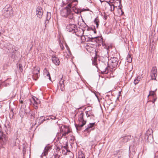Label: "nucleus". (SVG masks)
I'll list each match as a JSON object with an SVG mask.
<instances>
[{"mask_svg":"<svg viewBox=\"0 0 158 158\" xmlns=\"http://www.w3.org/2000/svg\"><path fill=\"white\" fill-rule=\"evenodd\" d=\"M68 6L61 9L60 11L61 15L63 17L67 18L70 20H74L73 13Z\"/></svg>","mask_w":158,"mask_h":158,"instance_id":"f257e3e1","label":"nucleus"},{"mask_svg":"<svg viewBox=\"0 0 158 158\" xmlns=\"http://www.w3.org/2000/svg\"><path fill=\"white\" fill-rule=\"evenodd\" d=\"M84 113L81 112L78 116L79 123L77 125L75 124L77 130H79V129H80L86 124V121L84 118Z\"/></svg>","mask_w":158,"mask_h":158,"instance_id":"f03ea898","label":"nucleus"},{"mask_svg":"<svg viewBox=\"0 0 158 158\" xmlns=\"http://www.w3.org/2000/svg\"><path fill=\"white\" fill-rule=\"evenodd\" d=\"M2 11L3 15L6 18L11 16L13 13L12 8L9 4L6 5Z\"/></svg>","mask_w":158,"mask_h":158,"instance_id":"7ed1b4c3","label":"nucleus"},{"mask_svg":"<svg viewBox=\"0 0 158 158\" xmlns=\"http://www.w3.org/2000/svg\"><path fill=\"white\" fill-rule=\"evenodd\" d=\"M60 131V137H58V138L61 139L63 137L67 138V135L70 132L69 127L66 126H62Z\"/></svg>","mask_w":158,"mask_h":158,"instance_id":"20e7f679","label":"nucleus"},{"mask_svg":"<svg viewBox=\"0 0 158 158\" xmlns=\"http://www.w3.org/2000/svg\"><path fill=\"white\" fill-rule=\"evenodd\" d=\"M6 46H5V47L6 48L8 49V50L10 51L11 49V48H12V49L13 50V51L12 52L11 55V57L14 59H15L16 56L15 52L17 51L16 50V49L13 50V48L14 46L10 44L7 43L6 44Z\"/></svg>","mask_w":158,"mask_h":158,"instance_id":"39448f33","label":"nucleus"},{"mask_svg":"<svg viewBox=\"0 0 158 158\" xmlns=\"http://www.w3.org/2000/svg\"><path fill=\"white\" fill-rule=\"evenodd\" d=\"M66 29L68 31L73 33H76L77 31L76 26L74 24H70L67 25L66 26Z\"/></svg>","mask_w":158,"mask_h":158,"instance_id":"423d86ee","label":"nucleus"},{"mask_svg":"<svg viewBox=\"0 0 158 158\" xmlns=\"http://www.w3.org/2000/svg\"><path fill=\"white\" fill-rule=\"evenodd\" d=\"M100 69L101 73L102 74H107L109 72V67L106 64L102 63L100 66Z\"/></svg>","mask_w":158,"mask_h":158,"instance_id":"0eeeda50","label":"nucleus"},{"mask_svg":"<svg viewBox=\"0 0 158 158\" xmlns=\"http://www.w3.org/2000/svg\"><path fill=\"white\" fill-rule=\"evenodd\" d=\"M150 76L152 79L156 80L157 76V70L156 67L153 66L152 69Z\"/></svg>","mask_w":158,"mask_h":158,"instance_id":"6e6552de","label":"nucleus"},{"mask_svg":"<svg viewBox=\"0 0 158 158\" xmlns=\"http://www.w3.org/2000/svg\"><path fill=\"white\" fill-rule=\"evenodd\" d=\"M40 68H34L33 71V75L32 77L35 80H36L39 78L40 76Z\"/></svg>","mask_w":158,"mask_h":158,"instance_id":"1a4fd4ad","label":"nucleus"},{"mask_svg":"<svg viewBox=\"0 0 158 158\" xmlns=\"http://www.w3.org/2000/svg\"><path fill=\"white\" fill-rule=\"evenodd\" d=\"M43 13L42 7L40 6H37L36 11V14L37 17L40 19L41 18L43 15Z\"/></svg>","mask_w":158,"mask_h":158,"instance_id":"9d476101","label":"nucleus"},{"mask_svg":"<svg viewBox=\"0 0 158 158\" xmlns=\"http://www.w3.org/2000/svg\"><path fill=\"white\" fill-rule=\"evenodd\" d=\"M109 61L111 63L110 64V66L112 68H115L118 64V59L116 57H111Z\"/></svg>","mask_w":158,"mask_h":158,"instance_id":"9b49d317","label":"nucleus"},{"mask_svg":"<svg viewBox=\"0 0 158 158\" xmlns=\"http://www.w3.org/2000/svg\"><path fill=\"white\" fill-rule=\"evenodd\" d=\"M95 123H90L89 124L86 126V129L84 130L85 132H86L88 134H89L91 131L93 130L94 128L93 127L95 125Z\"/></svg>","mask_w":158,"mask_h":158,"instance_id":"f8f14e48","label":"nucleus"},{"mask_svg":"<svg viewBox=\"0 0 158 158\" xmlns=\"http://www.w3.org/2000/svg\"><path fill=\"white\" fill-rule=\"evenodd\" d=\"M46 120V119H45V117L44 116H42L38 117L36 120V124H37L38 125H39Z\"/></svg>","mask_w":158,"mask_h":158,"instance_id":"ddd939ff","label":"nucleus"},{"mask_svg":"<svg viewBox=\"0 0 158 158\" xmlns=\"http://www.w3.org/2000/svg\"><path fill=\"white\" fill-rule=\"evenodd\" d=\"M52 62L56 65H58L60 64V61L58 58L54 55H53L52 58Z\"/></svg>","mask_w":158,"mask_h":158,"instance_id":"4468645a","label":"nucleus"},{"mask_svg":"<svg viewBox=\"0 0 158 158\" xmlns=\"http://www.w3.org/2000/svg\"><path fill=\"white\" fill-rule=\"evenodd\" d=\"M131 139V135H128L122 137L121 138V141L122 143H125L127 142L129 140H130Z\"/></svg>","mask_w":158,"mask_h":158,"instance_id":"2eb2a0df","label":"nucleus"},{"mask_svg":"<svg viewBox=\"0 0 158 158\" xmlns=\"http://www.w3.org/2000/svg\"><path fill=\"white\" fill-rule=\"evenodd\" d=\"M51 147L50 146H46L44 148V152L42 153L41 157H43V156H46L48 154L49 150L50 149Z\"/></svg>","mask_w":158,"mask_h":158,"instance_id":"dca6fc26","label":"nucleus"},{"mask_svg":"<svg viewBox=\"0 0 158 158\" xmlns=\"http://www.w3.org/2000/svg\"><path fill=\"white\" fill-rule=\"evenodd\" d=\"M145 139L149 143H152L153 142V135H145Z\"/></svg>","mask_w":158,"mask_h":158,"instance_id":"f3484780","label":"nucleus"},{"mask_svg":"<svg viewBox=\"0 0 158 158\" xmlns=\"http://www.w3.org/2000/svg\"><path fill=\"white\" fill-rule=\"evenodd\" d=\"M78 3V1L77 0H73L71 3L69 4L68 6L70 8H72L73 6H76Z\"/></svg>","mask_w":158,"mask_h":158,"instance_id":"a211bd4d","label":"nucleus"},{"mask_svg":"<svg viewBox=\"0 0 158 158\" xmlns=\"http://www.w3.org/2000/svg\"><path fill=\"white\" fill-rule=\"evenodd\" d=\"M72 10L76 13L77 14H79L81 13L83 10H81V9L79 8H77L76 7L73 6V7H72Z\"/></svg>","mask_w":158,"mask_h":158,"instance_id":"6ab92c4d","label":"nucleus"},{"mask_svg":"<svg viewBox=\"0 0 158 158\" xmlns=\"http://www.w3.org/2000/svg\"><path fill=\"white\" fill-rule=\"evenodd\" d=\"M44 75L48 77L49 79L50 80H51L50 74L46 68H45L44 70Z\"/></svg>","mask_w":158,"mask_h":158,"instance_id":"aec40b11","label":"nucleus"},{"mask_svg":"<svg viewBox=\"0 0 158 158\" xmlns=\"http://www.w3.org/2000/svg\"><path fill=\"white\" fill-rule=\"evenodd\" d=\"M33 100L34 101L33 104L38 105L40 103V101L35 97L32 98Z\"/></svg>","mask_w":158,"mask_h":158,"instance_id":"412c9836","label":"nucleus"},{"mask_svg":"<svg viewBox=\"0 0 158 158\" xmlns=\"http://www.w3.org/2000/svg\"><path fill=\"white\" fill-rule=\"evenodd\" d=\"M88 41H91L95 43H97V37H89V40H87Z\"/></svg>","mask_w":158,"mask_h":158,"instance_id":"4be33fe9","label":"nucleus"},{"mask_svg":"<svg viewBox=\"0 0 158 158\" xmlns=\"http://www.w3.org/2000/svg\"><path fill=\"white\" fill-rule=\"evenodd\" d=\"M152 37L153 36V38L152 40V43H155L158 40V35L154 34L153 35H152Z\"/></svg>","mask_w":158,"mask_h":158,"instance_id":"5701e85b","label":"nucleus"},{"mask_svg":"<svg viewBox=\"0 0 158 158\" xmlns=\"http://www.w3.org/2000/svg\"><path fill=\"white\" fill-rule=\"evenodd\" d=\"M153 131L152 129H148L146 132L145 135H147L148 136L150 135H153Z\"/></svg>","mask_w":158,"mask_h":158,"instance_id":"b1692460","label":"nucleus"},{"mask_svg":"<svg viewBox=\"0 0 158 158\" xmlns=\"http://www.w3.org/2000/svg\"><path fill=\"white\" fill-rule=\"evenodd\" d=\"M127 62L129 63H131L132 61V58L131 57V55L129 54L127 56Z\"/></svg>","mask_w":158,"mask_h":158,"instance_id":"393cba45","label":"nucleus"},{"mask_svg":"<svg viewBox=\"0 0 158 158\" xmlns=\"http://www.w3.org/2000/svg\"><path fill=\"white\" fill-rule=\"evenodd\" d=\"M51 14L50 13L47 12L46 16V18L47 20H49L51 19Z\"/></svg>","mask_w":158,"mask_h":158,"instance_id":"a878e982","label":"nucleus"},{"mask_svg":"<svg viewBox=\"0 0 158 158\" xmlns=\"http://www.w3.org/2000/svg\"><path fill=\"white\" fill-rule=\"evenodd\" d=\"M58 87L59 88H60L61 91H63L64 90V85H58Z\"/></svg>","mask_w":158,"mask_h":158,"instance_id":"bb28decb","label":"nucleus"},{"mask_svg":"<svg viewBox=\"0 0 158 158\" xmlns=\"http://www.w3.org/2000/svg\"><path fill=\"white\" fill-rule=\"evenodd\" d=\"M99 22V20L97 18H96L94 20V22L95 23V24L96 25V27L97 28L99 24L98 23Z\"/></svg>","mask_w":158,"mask_h":158,"instance_id":"cd10ccee","label":"nucleus"},{"mask_svg":"<svg viewBox=\"0 0 158 158\" xmlns=\"http://www.w3.org/2000/svg\"><path fill=\"white\" fill-rule=\"evenodd\" d=\"M78 158H85L84 155L82 152L79 153Z\"/></svg>","mask_w":158,"mask_h":158,"instance_id":"c85d7f7f","label":"nucleus"},{"mask_svg":"<svg viewBox=\"0 0 158 158\" xmlns=\"http://www.w3.org/2000/svg\"><path fill=\"white\" fill-rule=\"evenodd\" d=\"M155 95V93L154 91H151L149 92V94L148 95V96H152L153 97H154V96Z\"/></svg>","mask_w":158,"mask_h":158,"instance_id":"c756f323","label":"nucleus"},{"mask_svg":"<svg viewBox=\"0 0 158 158\" xmlns=\"http://www.w3.org/2000/svg\"><path fill=\"white\" fill-rule=\"evenodd\" d=\"M56 118V117L54 116L53 115H51L48 118H47L46 119H51L52 120H55Z\"/></svg>","mask_w":158,"mask_h":158,"instance_id":"7c9ffc66","label":"nucleus"},{"mask_svg":"<svg viewBox=\"0 0 158 158\" xmlns=\"http://www.w3.org/2000/svg\"><path fill=\"white\" fill-rule=\"evenodd\" d=\"M86 114L87 117H88L90 115H93L91 114V111H89L86 112Z\"/></svg>","mask_w":158,"mask_h":158,"instance_id":"2f4dec72","label":"nucleus"},{"mask_svg":"<svg viewBox=\"0 0 158 158\" xmlns=\"http://www.w3.org/2000/svg\"><path fill=\"white\" fill-rule=\"evenodd\" d=\"M110 6V10L111 11H112L114 10L115 7L114 5L112 4V5H111Z\"/></svg>","mask_w":158,"mask_h":158,"instance_id":"473e14b6","label":"nucleus"},{"mask_svg":"<svg viewBox=\"0 0 158 158\" xmlns=\"http://www.w3.org/2000/svg\"><path fill=\"white\" fill-rule=\"evenodd\" d=\"M58 85H64V81L63 79L62 78H61L60 79Z\"/></svg>","mask_w":158,"mask_h":158,"instance_id":"72a5a7b5","label":"nucleus"},{"mask_svg":"<svg viewBox=\"0 0 158 158\" xmlns=\"http://www.w3.org/2000/svg\"><path fill=\"white\" fill-rule=\"evenodd\" d=\"M59 45L61 49L62 50H63L64 48V47L63 46V44L62 43H61V42L60 41L59 42Z\"/></svg>","mask_w":158,"mask_h":158,"instance_id":"f704fd0d","label":"nucleus"},{"mask_svg":"<svg viewBox=\"0 0 158 158\" xmlns=\"http://www.w3.org/2000/svg\"><path fill=\"white\" fill-rule=\"evenodd\" d=\"M19 66L20 71H21L22 72L23 71V69L22 68V65L21 64H19Z\"/></svg>","mask_w":158,"mask_h":158,"instance_id":"c9c22d12","label":"nucleus"},{"mask_svg":"<svg viewBox=\"0 0 158 158\" xmlns=\"http://www.w3.org/2000/svg\"><path fill=\"white\" fill-rule=\"evenodd\" d=\"M139 81H138V80H137L136 79H135L134 80V83L135 85H136L137 84L139 83Z\"/></svg>","mask_w":158,"mask_h":158,"instance_id":"e433bc0d","label":"nucleus"},{"mask_svg":"<svg viewBox=\"0 0 158 158\" xmlns=\"http://www.w3.org/2000/svg\"><path fill=\"white\" fill-rule=\"evenodd\" d=\"M117 1H118V2L119 3V5L118 6L119 8L121 9V7H120V6L121 5V0H117Z\"/></svg>","mask_w":158,"mask_h":158,"instance_id":"4c0bfd02","label":"nucleus"},{"mask_svg":"<svg viewBox=\"0 0 158 158\" xmlns=\"http://www.w3.org/2000/svg\"><path fill=\"white\" fill-rule=\"evenodd\" d=\"M81 40H85V36H82L81 37Z\"/></svg>","mask_w":158,"mask_h":158,"instance_id":"58836bf2","label":"nucleus"},{"mask_svg":"<svg viewBox=\"0 0 158 158\" xmlns=\"http://www.w3.org/2000/svg\"><path fill=\"white\" fill-rule=\"evenodd\" d=\"M141 77H138L136 79L138 80V81H139L140 80Z\"/></svg>","mask_w":158,"mask_h":158,"instance_id":"ea45409f","label":"nucleus"},{"mask_svg":"<svg viewBox=\"0 0 158 158\" xmlns=\"http://www.w3.org/2000/svg\"><path fill=\"white\" fill-rule=\"evenodd\" d=\"M3 141V138L0 137V144H1L2 143V142Z\"/></svg>","mask_w":158,"mask_h":158,"instance_id":"a19ab883","label":"nucleus"},{"mask_svg":"<svg viewBox=\"0 0 158 158\" xmlns=\"http://www.w3.org/2000/svg\"><path fill=\"white\" fill-rule=\"evenodd\" d=\"M156 98H154L153 101H152V104H154V102L156 101Z\"/></svg>","mask_w":158,"mask_h":158,"instance_id":"79ce46f5","label":"nucleus"},{"mask_svg":"<svg viewBox=\"0 0 158 158\" xmlns=\"http://www.w3.org/2000/svg\"><path fill=\"white\" fill-rule=\"evenodd\" d=\"M34 105V108L35 109H37L38 108V106H37L38 105H35V104H33Z\"/></svg>","mask_w":158,"mask_h":158,"instance_id":"37998d69","label":"nucleus"},{"mask_svg":"<svg viewBox=\"0 0 158 158\" xmlns=\"http://www.w3.org/2000/svg\"><path fill=\"white\" fill-rule=\"evenodd\" d=\"M93 64L94 65L96 66L97 63L95 60H94L93 62Z\"/></svg>","mask_w":158,"mask_h":158,"instance_id":"c03bdc74","label":"nucleus"},{"mask_svg":"<svg viewBox=\"0 0 158 158\" xmlns=\"http://www.w3.org/2000/svg\"><path fill=\"white\" fill-rule=\"evenodd\" d=\"M48 23H49V20H46L45 22V26Z\"/></svg>","mask_w":158,"mask_h":158,"instance_id":"a18cd8bd","label":"nucleus"},{"mask_svg":"<svg viewBox=\"0 0 158 158\" xmlns=\"http://www.w3.org/2000/svg\"><path fill=\"white\" fill-rule=\"evenodd\" d=\"M4 130H5V132H7V131H6L7 128H6V127L5 125Z\"/></svg>","mask_w":158,"mask_h":158,"instance_id":"49530a36","label":"nucleus"},{"mask_svg":"<svg viewBox=\"0 0 158 158\" xmlns=\"http://www.w3.org/2000/svg\"><path fill=\"white\" fill-rule=\"evenodd\" d=\"M156 158H158V151L157 152L156 154Z\"/></svg>","mask_w":158,"mask_h":158,"instance_id":"de8ad7c7","label":"nucleus"},{"mask_svg":"<svg viewBox=\"0 0 158 158\" xmlns=\"http://www.w3.org/2000/svg\"><path fill=\"white\" fill-rule=\"evenodd\" d=\"M19 101L20 103H21V104H22L23 103V101L22 100H20Z\"/></svg>","mask_w":158,"mask_h":158,"instance_id":"09e8293b","label":"nucleus"},{"mask_svg":"<svg viewBox=\"0 0 158 158\" xmlns=\"http://www.w3.org/2000/svg\"><path fill=\"white\" fill-rule=\"evenodd\" d=\"M110 1H109V2H107V3L109 4V5L110 6V5H111L110 4Z\"/></svg>","mask_w":158,"mask_h":158,"instance_id":"8fccbe9b","label":"nucleus"},{"mask_svg":"<svg viewBox=\"0 0 158 158\" xmlns=\"http://www.w3.org/2000/svg\"><path fill=\"white\" fill-rule=\"evenodd\" d=\"M98 41H101V42H102V39L101 38V39H100V40H98Z\"/></svg>","mask_w":158,"mask_h":158,"instance_id":"3c124183","label":"nucleus"},{"mask_svg":"<svg viewBox=\"0 0 158 158\" xmlns=\"http://www.w3.org/2000/svg\"><path fill=\"white\" fill-rule=\"evenodd\" d=\"M95 95L97 97V98L98 99V97L97 96V95L95 94Z\"/></svg>","mask_w":158,"mask_h":158,"instance_id":"603ef678","label":"nucleus"},{"mask_svg":"<svg viewBox=\"0 0 158 158\" xmlns=\"http://www.w3.org/2000/svg\"><path fill=\"white\" fill-rule=\"evenodd\" d=\"M94 33H96V31L95 30H94Z\"/></svg>","mask_w":158,"mask_h":158,"instance_id":"864d4df0","label":"nucleus"},{"mask_svg":"<svg viewBox=\"0 0 158 158\" xmlns=\"http://www.w3.org/2000/svg\"><path fill=\"white\" fill-rule=\"evenodd\" d=\"M64 148H65V149H67V147L66 146H64Z\"/></svg>","mask_w":158,"mask_h":158,"instance_id":"5fc2aeb1","label":"nucleus"},{"mask_svg":"<svg viewBox=\"0 0 158 158\" xmlns=\"http://www.w3.org/2000/svg\"><path fill=\"white\" fill-rule=\"evenodd\" d=\"M150 108H151L150 107H149L148 108V109H150Z\"/></svg>","mask_w":158,"mask_h":158,"instance_id":"6e6d98bb","label":"nucleus"},{"mask_svg":"<svg viewBox=\"0 0 158 158\" xmlns=\"http://www.w3.org/2000/svg\"><path fill=\"white\" fill-rule=\"evenodd\" d=\"M58 156V155L57 156H56V157H57V156Z\"/></svg>","mask_w":158,"mask_h":158,"instance_id":"4d7b16f0","label":"nucleus"},{"mask_svg":"<svg viewBox=\"0 0 158 158\" xmlns=\"http://www.w3.org/2000/svg\"><path fill=\"white\" fill-rule=\"evenodd\" d=\"M105 19H106V18L105 17Z\"/></svg>","mask_w":158,"mask_h":158,"instance_id":"13d9d810","label":"nucleus"}]
</instances>
